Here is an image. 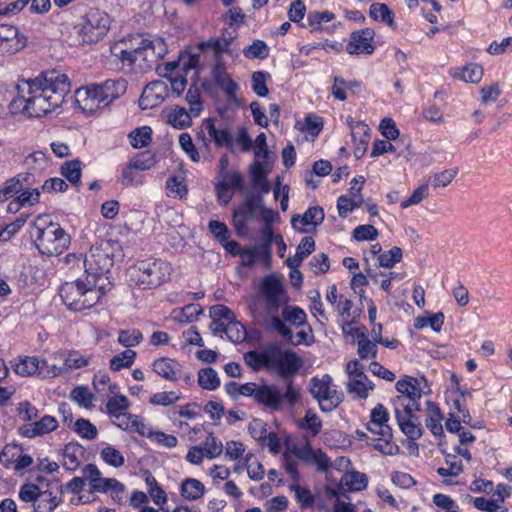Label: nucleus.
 <instances>
[{"instance_id": "nucleus-1", "label": "nucleus", "mask_w": 512, "mask_h": 512, "mask_svg": "<svg viewBox=\"0 0 512 512\" xmlns=\"http://www.w3.org/2000/svg\"><path fill=\"white\" fill-rule=\"evenodd\" d=\"M22 95L13 99L10 110L27 117H41L60 107L70 92V82L66 74L57 70L42 72L34 79L18 85Z\"/></svg>"}, {"instance_id": "nucleus-2", "label": "nucleus", "mask_w": 512, "mask_h": 512, "mask_svg": "<svg viewBox=\"0 0 512 512\" xmlns=\"http://www.w3.org/2000/svg\"><path fill=\"white\" fill-rule=\"evenodd\" d=\"M35 246L42 255L58 256L70 245V236L49 215H39L31 231Z\"/></svg>"}, {"instance_id": "nucleus-3", "label": "nucleus", "mask_w": 512, "mask_h": 512, "mask_svg": "<svg viewBox=\"0 0 512 512\" xmlns=\"http://www.w3.org/2000/svg\"><path fill=\"white\" fill-rule=\"evenodd\" d=\"M113 248L109 241H102L92 246L83 259L84 277L91 284L99 285L100 289L109 290L112 287L110 271L113 266Z\"/></svg>"}, {"instance_id": "nucleus-4", "label": "nucleus", "mask_w": 512, "mask_h": 512, "mask_svg": "<svg viewBox=\"0 0 512 512\" xmlns=\"http://www.w3.org/2000/svg\"><path fill=\"white\" fill-rule=\"evenodd\" d=\"M246 397H252L254 402L264 408L274 412L283 408V403L287 402L294 406L300 398V390L293 384L292 380L287 381L286 390H282L274 384H258L251 382L250 386L244 389Z\"/></svg>"}, {"instance_id": "nucleus-5", "label": "nucleus", "mask_w": 512, "mask_h": 512, "mask_svg": "<svg viewBox=\"0 0 512 512\" xmlns=\"http://www.w3.org/2000/svg\"><path fill=\"white\" fill-rule=\"evenodd\" d=\"M106 291L83 277L73 282H65L60 288V296L70 310L80 312L99 303Z\"/></svg>"}, {"instance_id": "nucleus-6", "label": "nucleus", "mask_w": 512, "mask_h": 512, "mask_svg": "<svg viewBox=\"0 0 512 512\" xmlns=\"http://www.w3.org/2000/svg\"><path fill=\"white\" fill-rule=\"evenodd\" d=\"M170 272L171 266L164 260H143L129 268V282L143 290L152 289L166 281Z\"/></svg>"}, {"instance_id": "nucleus-7", "label": "nucleus", "mask_w": 512, "mask_h": 512, "mask_svg": "<svg viewBox=\"0 0 512 512\" xmlns=\"http://www.w3.org/2000/svg\"><path fill=\"white\" fill-rule=\"evenodd\" d=\"M249 176L254 191L245 194L238 210L254 218L263 207V197L270 192L271 185L268 180V169L259 163L249 165Z\"/></svg>"}, {"instance_id": "nucleus-8", "label": "nucleus", "mask_w": 512, "mask_h": 512, "mask_svg": "<svg viewBox=\"0 0 512 512\" xmlns=\"http://www.w3.org/2000/svg\"><path fill=\"white\" fill-rule=\"evenodd\" d=\"M309 390L312 396L318 401L323 412L335 410L344 400L343 392H340L332 384L330 375L313 377L310 380Z\"/></svg>"}, {"instance_id": "nucleus-9", "label": "nucleus", "mask_w": 512, "mask_h": 512, "mask_svg": "<svg viewBox=\"0 0 512 512\" xmlns=\"http://www.w3.org/2000/svg\"><path fill=\"white\" fill-rule=\"evenodd\" d=\"M110 27V17L98 9L90 10L85 17L79 34L83 44H92L102 39Z\"/></svg>"}, {"instance_id": "nucleus-10", "label": "nucleus", "mask_w": 512, "mask_h": 512, "mask_svg": "<svg viewBox=\"0 0 512 512\" xmlns=\"http://www.w3.org/2000/svg\"><path fill=\"white\" fill-rule=\"evenodd\" d=\"M395 388L400 393L395 399V408L409 406V408L420 410L418 401L422 397V389L418 379L406 376L397 381Z\"/></svg>"}, {"instance_id": "nucleus-11", "label": "nucleus", "mask_w": 512, "mask_h": 512, "mask_svg": "<svg viewBox=\"0 0 512 512\" xmlns=\"http://www.w3.org/2000/svg\"><path fill=\"white\" fill-rule=\"evenodd\" d=\"M290 451L304 463L315 465L318 471L326 472L331 466L328 456L320 448H313L309 441L302 446H292Z\"/></svg>"}, {"instance_id": "nucleus-12", "label": "nucleus", "mask_w": 512, "mask_h": 512, "mask_svg": "<svg viewBox=\"0 0 512 512\" xmlns=\"http://www.w3.org/2000/svg\"><path fill=\"white\" fill-rule=\"evenodd\" d=\"M26 44L27 38L19 33L16 26L0 24V55L15 54Z\"/></svg>"}, {"instance_id": "nucleus-13", "label": "nucleus", "mask_w": 512, "mask_h": 512, "mask_svg": "<svg viewBox=\"0 0 512 512\" xmlns=\"http://www.w3.org/2000/svg\"><path fill=\"white\" fill-rule=\"evenodd\" d=\"M415 411L417 410L409 408V406L395 408L397 423L401 431L410 440H417L422 435L421 424L418 417L414 414Z\"/></svg>"}, {"instance_id": "nucleus-14", "label": "nucleus", "mask_w": 512, "mask_h": 512, "mask_svg": "<svg viewBox=\"0 0 512 512\" xmlns=\"http://www.w3.org/2000/svg\"><path fill=\"white\" fill-rule=\"evenodd\" d=\"M96 97L105 107L126 92L127 82L125 79H109L101 84H93Z\"/></svg>"}, {"instance_id": "nucleus-15", "label": "nucleus", "mask_w": 512, "mask_h": 512, "mask_svg": "<svg viewBox=\"0 0 512 512\" xmlns=\"http://www.w3.org/2000/svg\"><path fill=\"white\" fill-rule=\"evenodd\" d=\"M168 88L164 81L157 80L145 86L139 99V106L143 110L152 109L160 105L167 96Z\"/></svg>"}, {"instance_id": "nucleus-16", "label": "nucleus", "mask_w": 512, "mask_h": 512, "mask_svg": "<svg viewBox=\"0 0 512 512\" xmlns=\"http://www.w3.org/2000/svg\"><path fill=\"white\" fill-rule=\"evenodd\" d=\"M375 33L370 28H365L355 31L350 36V41L346 46V51L353 54H367L371 55L375 46L373 44Z\"/></svg>"}, {"instance_id": "nucleus-17", "label": "nucleus", "mask_w": 512, "mask_h": 512, "mask_svg": "<svg viewBox=\"0 0 512 512\" xmlns=\"http://www.w3.org/2000/svg\"><path fill=\"white\" fill-rule=\"evenodd\" d=\"M260 289L265 297L268 314L278 312L281 302V294L283 293V286L281 282L272 275L267 276L262 281Z\"/></svg>"}, {"instance_id": "nucleus-18", "label": "nucleus", "mask_w": 512, "mask_h": 512, "mask_svg": "<svg viewBox=\"0 0 512 512\" xmlns=\"http://www.w3.org/2000/svg\"><path fill=\"white\" fill-rule=\"evenodd\" d=\"M347 124L350 127L354 142V156L360 159L367 151L370 139V128L363 122H355L351 117L347 118Z\"/></svg>"}, {"instance_id": "nucleus-19", "label": "nucleus", "mask_w": 512, "mask_h": 512, "mask_svg": "<svg viewBox=\"0 0 512 512\" xmlns=\"http://www.w3.org/2000/svg\"><path fill=\"white\" fill-rule=\"evenodd\" d=\"M212 77L215 84L225 92L229 99H236L238 84L231 79L221 61H217L213 66Z\"/></svg>"}, {"instance_id": "nucleus-20", "label": "nucleus", "mask_w": 512, "mask_h": 512, "mask_svg": "<svg viewBox=\"0 0 512 512\" xmlns=\"http://www.w3.org/2000/svg\"><path fill=\"white\" fill-rule=\"evenodd\" d=\"M51 357L53 359L62 360L65 373L86 367L91 361V356L82 355L76 350L57 351L51 354Z\"/></svg>"}, {"instance_id": "nucleus-21", "label": "nucleus", "mask_w": 512, "mask_h": 512, "mask_svg": "<svg viewBox=\"0 0 512 512\" xmlns=\"http://www.w3.org/2000/svg\"><path fill=\"white\" fill-rule=\"evenodd\" d=\"M215 122L212 118L204 119L202 129L208 133L210 140H213L217 147L230 148L233 143L230 131L224 127H217Z\"/></svg>"}, {"instance_id": "nucleus-22", "label": "nucleus", "mask_w": 512, "mask_h": 512, "mask_svg": "<svg viewBox=\"0 0 512 512\" xmlns=\"http://www.w3.org/2000/svg\"><path fill=\"white\" fill-rule=\"evenodd\" d=\"M141 58L149 63H155L167 53L166 43L161 38L153 40L142 39L140 43Z\"/></svg>"}, {"instance_id": "nucleus-23", "label": "nucleus", "mask_w": 512, "mask_h": 512, "mask_svg": "<svg viewBox=\"0 0 512 512\" xmlns=\"http://www.w3.org/2000/svg\"><path fill=\"white\" fill-rule=\"evenodd\" d=\"M58 421L50 416L45 415L39 421L24 425L20 428V433L24 437L34 438L56 430Z\"/></svg>"}, {"instance_id": "nucleus-24", "label": "nucleus", "mask_w": 512, "mask_h": 512, "mask_svg": "<svg viewBox=\"0 0 512 512\" xmlns=\"http://www.w3.org/2000/svg\"><path fill=\"white\" fill-rule=\"evenodd\" d=\"M302 365V359L294 351L282 350L276 373L283 378H287L296 374Z\"/></svg>"}, {"instance_id": "nucleus-25", "label": "nucleus", "mask_w": 512, "mask_h": 512, "mask_svg": "<svg viewBox=\"0 0 512 512\" xmlns=\"http://www.w3.org/2000/svg\"><path fill=\"white\" fill-rule=\"evenodd\" d=\"M182 366L170 358H159L153 363V370L162 378L169 381H177L181 376Z\"/></svg>"}, {"instance_id": "nucleus-26", "label": "nucleus", "mask_w": 512, "mask_h": 512, "mask_svg": "<svg viewBox=\"0 0 512 512\" xmlns=\"http://www.w3.org/2000/svg\"><path fill=\"white\" fill-rule=\"evenodd\" d=\"M90 489L92 492H111L113 499H121L125 486L115 478L92 479Z\"/></svg>"}, {"instance_id": "nucleus-27", "label": "nucleus", "mask_w": 512, "mask_h": 512, "mask_svg": "<svg viewBox=\"0 0 512 512\" xmlns=\"http://www.w3.org/2000/svg\"><path fill=\"white\" fill-rule=\"evenodd\" d=\"M93 85L79 88L76 91V103L85 112L93 113L102 106L100 99L96 97Z\"/></svg>"}, {"instance_id": "nucleus-28", "label": "nucleus", "mask_w": 512, "mask_h": 512, "mask_svg": "<svg viewBox=\"0 0 512 512\" xmlns=\"http://www.w3.org/2000/svg\"><path fill=\"white\" fill-rule=\"evenodd\" d=\"M232 37L229 38H211L208 41L200 42L198 48L201 52L212 51L215 61H220L224 53H230Z\"/></svg>"}, {"instance_id": "nucleus-29", "label": "nucleus", "mask_w": 512, "mask_h": 512, "mask_svg": "<svg viewBox=\"0 0 512 512\" xmlns=\"http://www.w3.org/2000/svg\"><path fill=\"white\" fill-rule=\"evenodd\" d=\"M368 478L366 474L351 471L345 473L340 480V489L345 492L361 491L367 487Z\"/></svg>"}, {"instance_id": "nucleus-30", "label": "nucleus", "mask_w": 512, "mask_h": 512, "mask_svg": "<svg viewBox=\"0 0 512 512\" xmlns=\"http://www.w3.org/2000/svg\"><path fill=\"white\" fill-rule=\"evenodd\" d=\"M164 116L166 122L177 129L190 127L192 125V117H194L191 110L187 111L185 108L179 106L166 111Z\"/></svg>"}, {"instance_id": "nucleus-31", "label": "nucleus", "mask_w": 512, "mask_h": 512, "mask_svg": "<svg viewBox=\"0 0 512 512\" xmlns=\"http://www.w3.org/2000/svg\"><path fill=\"white\" fill-rule=\"evenodd\" d=\"M450 75L467 83H478L482 79L483 68L476 63H470L450 70Z\"/></svg>"}, {"instance_id": "nucleus-32", "label": "nucleus", "mask_w": 512, "mask_h": 512, "mask_svg": "<svg viewBox=\"0 0 512 512\" xmlns=\"http://www.w3.org/2000/svg\"><path fill=\"white\" fill-rule=\"evenodd\" d=\"M347 388L349 393L355 394L360 399H366L374 386L365 373H358L355 378L349 380Z\"/></svg>"}, {"instance_id": "nucleus-33", "label": "nucleus", "mask_w": 512, "mask_h": 512, "mask_svg": "<svg viewBox=\"0 0 512 512\" xmlns=\"http://www.w3.org/2000/svg\"><path fill=\"white\" fill-rule=\"evenodd\" d=\"M324 220V211L319 206L310 207L306 210V212L300 216V215H294L291 219L292 226L297 229L298 228V222H300L302 225H313L317 226L321 224Z\"/></svg>"}, {"instance_id": "nucleus-34", "label": "nucleus", "mask_w": 512, "mask_h": 512, "mask_svg": "<svg viewBox=\"0 0 512 512\" xmlns=\"http://www.w3.org/2000/svg\"><path fill=\"white\" fill-rule=\"evenodd\" d=\"M60 502L61 498L51 490H41L33 505L34 512H52Z\"/></svg>"}, {"instance_id": "nucleus-35", "label": "nucleus", "mask_w": 512, "mask_h": 512, "mask_svg": "<svg viewBox=\"0 0 512 512\" xmlns=\"http://www.w3.org/2000/svg\"><path fill=\"white\" fill-rule=\"evenodd\" d=\"M255 160L252 163H259L263 165V168L268 169V175L272 170V164L269 160L270 152L266 143V135L261 132L255 139L254 149Z\"/></svg>"}, {"instance_id": "nucleus-36", "label": "nucleus", "mask_w": 512, "mask_h": 512, "mask_svg": "<svg viewBox=\"0 0 512 512\" xmlns=\"http://www.w3.org/2000/svg\"><path fill=\"white\" fill-rule=\"evenodd\" d=\"M358 344V355L361 359L375 358L377 355L376 343L369 340L365 333V328L355 329Z\"/></svg>"}, {"instance_id": "nucleus-37", "label": "nucleus", "mask_w": 512, "mask_h": 512, "mask_svg": "<svg viewBox=\"0 0 512 512\" xmlns=\"http://www.w3.org/2000/svg\"><path fill=\"white\" fill-rule=\"evenodd\" d=\"M427 418L426 426L434 436H441L443 434L442 414L440 408L433 402H427Z\"/></svg>"}, {"instance_id": "nucleus-38", "label": "nucleus", "mask_w": 512, "mask_h": 512, "mask_svg": "<svg viewBox=\"0 0 512 512\" xmlns=\"http://www.w3.org/2000/svg\"><path fill=\"white\" fill-rule=\"evenodd\" d=\"M181 495L189 501L200 499L205 493L204 484L194 478H187L181 484Z\"/></svg>"}, {"instance_id": "nucleus-39", "label": "nucleus", "mask_w": 512, "mask_h": 512, "mask_svg": "<svg viewBox=\"0 0 512 512\" xmlns=\"http://www.w3.org/2000/svg\"><path fill=\"white\" fill-rule=\"evenodd\" d=\"M82 448L75 444H67L63 452V466L70 471H75L81 463Z\"/></svg>"}, {"instance_id": "nucleus-40", "label": "nucleus", "mask_w": 512, "mask_h": 512, "mask_svg": "<svg viewBox=\"0 0 512 512\" xmlns=\"http://www.w3.org/2000/svg\"><path fill=\"white\" fill-rule=\"evenodd\" d=\"M39 359L35 356H25L14 366L16 374L22 377L37 375L39 372Z\"/></svg>"}, {"instance_id": "nucleus-41", "label": "nucleus", "mask_w": 512, "mask_h": 512, "mask_svg": "<svg viewBox=\"0 0 512 512\" xmlns=\"http://www.w3.org/2000/svg\"><path fill=\"white\" fill-rule=\"evenodd\" d=\"M198 384L202 389L213 391L220 386V379L213 368L207 367L199 370Z\"/></svg>"}, {"instance_id": "nucleus-42", "label": "nucleus", "mask_w": 512, "mask_h": 512, "mask_svg": "<svg viewBox=\"0 0 512 512\" xmlns=\"http://www.w3.org/2000/svg\"><path fill=\"white\" fill-rule=\"evenodd\" d=\"M447 467H440L437 473L442 477H457L463 472L462 461L456 455H448L445 459Z\"/></svg>"}, {"instance_id": "nucleus-43", "label": "nucleus", "mask_w": 512, "mask_h": 512, "mask_svg": "<svg viewBox=\"0 0 512 512\" xmlns=\"http://www.w3.org/2000/svg\"><path fill=\"white\" fill-rule=\"evenodd\" d=\"M218 178V183L223 184V186L232 190L238 189L243 191L245 188L243 175L239 171H223Z\"/></svg>"}, {"instance_id": "nucleus-44", "label": "nucleus", "mask_w": 512, "mask_h": 512, "mask_svg": "<svg viewBox=\"0 0 512 512\" xmlns=\"http://www.w3.org/2000/svg\"><path fill=\"white\" fill-rule=\"evenodd\" d=\"M129 137L131 139V145L136 148L146 147L152 140V130L148 126H143L133 130Z\"/></svg>"}, {"instance_id": "nucleus-45", "label": "nucleus", "mask_w": 512, "mask_h": 512, "mask_svg": "<svg viewBox=\"0 0 512 512\" xmlns=\"http://www.w3.org/2000/svg\"><path fill=\"white\" fill-rule=\"evenodd\" d=\"M369 13L374 20H381L390 27L394 26V14L386 4H372Z\"/></svg>"}, {"instance_id": "nucleus-46", "label": "nucleus", "mask_w": 512, "mask_h": 512, "mask_svg": "<svg viewBox=\"0 0 512 512\" xmlns=\"http://www.w3.org/2000/svg\"><path fill=\"white\" fill-rule=\"evenodd\" d=\"M61 174L72 184H79L81 178V161L77 159L66 161L61 166Z\"/></svg>"}, {"instance_id": "nucleus-47", "label": "nucleus", "mask_w": 512, "mask_h": 512, "mask_svg": "<svg viewBox=\"0 0 512 512\" xmlns=\"http://www.w3.org/2000/svg\"><path fill=\"white\" fill-rule=\"evenodd\" d=\"M136 358V352L127 349L110 360V369L113 371H120L123 368L130 367Z\"/></svg>"}, {"instance_id": "nucleus-48", "label": "nucleus", "mask_w": 512, "mask_h": 512, "mask_svg": "<svg viewBox=\"0 0 512 512\" xmlns=\"http://www.w3.org/2000/svg\"><path fill=\"white\" fill-rule=\"evenodd\" d=\"M225 334L231 342L236 344L244 342L247 337L245 327L240 322L236 321L235 318L229 323H226Z\"/></svg>"}, {"instance_id": "nucleus-49", "label": "nucleus", "mask_w": 512, "mask_h": 512, "mask_svg": "<svg viewBox=\"0 0 512 512\" xmlns=\"http://www.w3.org/2000/svg\"><path fill=\"white\" fill-rule=\"evenodd\" d=\"M289 489L294 492L295 499L301 508H309L314 504L315 497L308 488L294 483L290 485Z\"/></svg>"}, {"instance_id": "nucleus-50", "label": "nucleus", "mask_w": 512, "mask_h": 512, "mask_svg": "<svg viewBox=\"0 0 512 512\" xmlns=\"http://www.w3.org/2000/svg\"><path fill=\"white\" fill-rule=\"evenodd\" d=\"M243 54L248 59H265L269 55V48L264 41L255 40L251 45L243 49Z\"/></svg>"}, {"instance_id": "nucleus-51", "label": "nucleus", "mask_w": 512, "mask_h": 512, "mask_svg": "<svg viewBox=\"0 0 512 512\" xmlns=\"http://www.w3.org/2000/svg\"><path fill=\"white\" fill-rule=\"evenodd\" d=\"M392 437H382L375 439L373 438L368 444L371 445L375 450L381 452L384 455H396L399 452V447L391 441Z\"/></svg>"}, {"instance_id": "nucleus-52", "label": "nucleus", "mask_w": 512, "mask_h": 512, "mask_svg": "<svg viewBox=\"0 0 512 512\" xmlns=\"http://www.w3.org/2000/svg\"><path fill=\"white\" fill-rule=\"evenodd\" d=\"M75 432L84 439L93 440L97 437L98 431L89 420L80 418L74 424Z\"/></svg>"}, {"instance_id": "nucleus-53", "label": "nucleus", "mask_w": 512, "mask_h": 512, "mask_svg": "<svg viewBox=\"0 0 512 512\" xmlns=\"http://www.w3.org/2000/svg\"><path fill=\"white\" fill-rule=\"evenodd\" d=\"M132 167H135L139 171H145L151 169L156 164L155 155L150 151L138 153L135 157L130 160Z\"/></svg>"}, {"instance_id": "nucleus-54", "label": "nucleus", "mask_w": 512, "mask_h": 512, "mask_svg": "<svg viewBox=\"0 0 512 512\" xmlns=\"http://www.w3.org/2000/svg\"><path fill=\"white\" fill-rule=\"evenodd\" d=\"M129 407V400L124 395L111 397L106 403V410L112 417L126 412Z\"/></svg>"}, {"instance_id": "nucleus-55", "label": "nucleus", "mask_w": 512, "mask_h": 512, "mask_svg": "<svg viewBox=\"0 0 512 512\" xmlns=\"http://www.w3.org/2000/svg\"><path fill=\"white\" fill-rule=\"evenodd\" d=\"M285 321L295 326H301L306 322V313L299 307L285 306L282 310Z\"/></svg>"}, {"instance_id": "nucleus-56", "label": "nucleus", "mask_w": 512, "mask_h": 512, "mask_svg": "<svg viewBox=\"0 0 512 512\" xmlns=\"http://www.w3.org/2000/svg\"><path fill=\"white\" fill-rule=\"evenodd\" d=\"M142 339L143 335L137 329H127L119 331L118 342L126 348L138 345Z\"/></svg>"}, {"instance_id": "nucleus-57", "label": "nucleus", "mask_w": 512, "mask_h": 512, "mask_svg": "<svg viewBox=\"0 0 512 512\" xmlns=\"http://www.w3.org/2000/svg\"><path fill=\"white\" fill-rule=\"evenodd\" d=\"M22 453L21 446L17 444H7L0 452V463L5 467L15 464L17 457Z\"/></svg>"}, {"instance_id": "nucleus-58", "label": "nucleus", "mask_w": 512, "mask_h": 512, "mask_svg": "<svg viewBox=\"0 0 512 512\" xmlns=\"http://www.w3.org/2000/svg\"><path fill=\"white\" fill-rule=\"evenodd\" d=\"M270 77L268 72L255 71L252 74V89L260 97H265L269 93L266 81Z\"/></svg>"}, {"instance_id": "nucleus-59", "label": "nucleus", "mask_w": 512, "mask_h": 512, "mask_svg": "<svg viewBox=\"0 0 512 512\" xmlns=\"http://www.w3.org/2000/svg\"><path fill=\"white\" fill-rule=\"evenodd\" d=\"M456 174V170L446 169L444 171L434 174L427 180V183H429V185H432L436 189L440 187H446L453 181Z\"/></svg>"}, {"instance_id": "nucleus-60", "label": "nucleus", "mask_w": 512, "mask_h": 512, "mask_svg": "<svg viewBox=\"0 0 512 512\" xmlns=\"http://www.w3.org/2000/svg\"><path fill=\"white\" fill-rule=\"evenodd\" d=\"M70 398L85 408L92 406L93 394L85 386L75 387L70 393Z\"/></svg>"}, {"instance_id": "nucleus-61", "label": "nucleus", "mask_w": 512, "mask_h": 512, "mask_svg": "<svg viewBox=\"0 0 512 512\" xmlns=\"http://www.w3.org/2000/svg\"><path fill=\"white\" fill-rule=\"evenodd\" d=\"M101 458L110 466L121 467L124 464V457L119 450L112 446H107L101 450Z\"/></svg>"}, {"instance_id": "nucleus-62", "label": "nucleus", "mask_w": 512, "mask_h": 512, "mask_svg": "<svg viewBox=\"0 0 512 512\" xmlns=\"http://www.w3.org/2000/svg\"><path fill=\"white\" fill-rule=\"evenodd\" d=\"M186 101L190 104L191 113L194 117H198L200 112L202 111V103L200 90L196 85H192L189 87L186 97Z\"/></svg>"}, {"instance_id": "nucleus-63", "label": "nucleus", "mask_w": 512, "mask_h": 512, "mask_svg": "<svg viewBox=\"0 0 512 512\" xmlns=\"http://www.w3.org/2000/svg\"><path fill=\"white\" fill-rule=\"evenodd\" d=\"M401 259L402 250L397 246L378 256L379 265L385 268L393 267L396 263L400 262Z\"/></svg>"}, {"instance_id": "nucleus-64", "label": "nucleus", "mask_w": 512, "mask_h": 512, "mask_svg": "<svg viewBox=\"0 0 512 512\" xmlns=\"http://www.w3.org/2000/svg\"><path fill=\"white\" fill-rule=\"evenodd\" d=\"M302 427L310 431L312 437L318 435L322 428L320 417L312 410L306 411Z\"/></svg>"}]
</instances>
